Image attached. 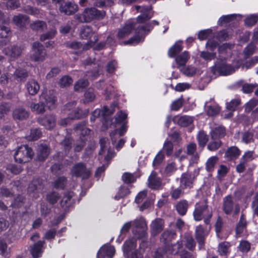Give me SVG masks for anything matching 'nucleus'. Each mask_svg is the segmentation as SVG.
<instances>
[{
	"label": "nucleus",
	"mask_w": 258,
	"mask_h": 258,
	"mask_svg": "<svg viewBox=\"0 0 258 258\" xmlns=\"http://www.w3.org/2000/svg\"><path fill=\"white\" fill-rule=\"evenodd\" d=\"M137 246V240L135 238H131L126 240L123 245L124 252L128 254L131 251L136 248Z\"/></svg>",
	"instance_id": "34"
},
{
	"label": "nucleus",
	"mask_w": 258,
	"mask_h": 258,
	"mask_svg": "<svg viewBox=\"0 0 258 258\" xmlns=\"http://www.w3.org/2000/svg\"><path fill=\"white\" fill-rule=\"evenodd\" d=\"M214 74H219L220 75H229L234 72V69L230 65L228 64L224 60H218L212 68Z\"/></svg>",
	"instance_id": "7"
},
{
	"label": "nucleus",
	"mask_w": 258,
	"mask_h": 258,
	"mask_svg": "<svg viewBox=\"0 0 258 258\" xmlns=\"http://www.w3.org/2000/svg\"><path fill=\"white\" fill-rule=\"evenodd\" d=\"M230 243L224 241L220 243L218 246V252L221 256H226L230 252Z\"/></svg>",
	"instance_id": "32"
},
{
	"label": "nucleus",
	"mask_w": 258,
	"mask_h": 258,
	"mask_svg": "<svg viewBox=\"0 0 258 258\" xmlns=\"http://www.w3.org/2000/svg\"><path fill=\"white\" fill-rule=\"evenodd\" d=\"M161 184V179L155 172H152L148 178V186L154 189H158Z\"/></svg>",
	"instance_id": "25"
},
{
	"label": "nucleus",
	"mask_w": 258,
	"mask_h": 258,
	"mask_svg": "<svg viewBox=\"0 0 258 258\" xmlns=\"http://www.w3.org/2000/svg\"><path fill=\"white\" fill-rule=\"evenodd\" d=\"M136 23L134 20L127 21L124 26L118 30L117 37L119 39H123L130 35L133 30L136 31Z\"/></svg>",
	"instance_id": "12"
},
{
	"label": "nucleus",
	"mask_w": 258,
	"mask_h": 258,
	"mask_svg": "<svg viewBox=\"0 0 258 258\" xmlns=\"http://www.w3.org/2000/svg\"><path fill=\"white\" fill-rule=\"evenodd\" d=\"M72 78L69 76L62 77L59 81V85L61 88H66L70 86L73 83Z\"/></svg>",
	"instance_id": "54"
},
{
	"label": "nucleus",
	"mask_w": 258,
	"mask_h": 258,
	"mask_svg": "<svg viewBox=\"0 0 258 258\" xmlns=\"http://www.w3.org/2000/svg\"><path fill=\"white\" fill-rule=\"evenodd\" d=\"M30 27L34 31L42 32L46 28L47 25L44 21L37 20L31 23Z\"/></svg>",
	"instance_id": "39"
},
{
	"label": "nucleus",
	"mask_w": 258,
	"mask_h": 258,
	"mask_svg": "<svg viewBox=\"0 0 258 258\" xmlns=\"http://www.w3.org/2000/svg\"><path fill=\"white\" fill-rule=\"evenodd\" d=\"M153 28V26L151 23H148L145 25H138L136 23V32L138 34H141L142 32L148 31L149 32Z\"/></svg>",
	"instance_id": "57"
},
{
	"label": "nucleus",
	"mask_w": 258,
	"mask_h": 258,
	"mask_svg": "<svg viewBox=\"0 0 258 258\" xmlns=\"http://www.w3.org/2000/svg\"><path fill=\"white\" fill-rule=\"evenodd\" d=\"M23 50V46L14 44L5 48L3 52L6 55L14 60L21 56Z\"/></svg>",
	"instance_id": "11"
},
{
	"label": "nucleus",
	"mask_w": 258,
	"mask_h": 258,
	"mask_svg": "<svg viewBox=\"0 0 258 258\" xmlns=\"http://www.w3.org/2000/svg\"><path fill=\"white\" fill-rule=\"evenodd\" d=\"M56 33V30L54 28L51 29L47 32L41 35L40 40L41 41H44L48 39L53 38Z\"/></svg>",
	"instance_id": "55"
},
{
	"label": "nucleus",
	"mask_w": 258,
	"mask_h": 258,
	"mask_svg": "<svg viewBox=\"0 0 258 258\" xmlns=\"http://www.w3.org/2000/svg\"><path fill=\"white\" fill-rule=\"evenodd\" d=\"M258 104V99H251L245 105V111L250 112Z\"/></svg>",
	"instance_id": "61"
},
{
	"label": "nucleus",
	"mask_w": 258,
	"mask_h": 258,
	"mask_svg": "<svg viewBox=\"0 0 258 258\" xmlns=\"http://www.w3.org/2000/svg\"><path fill=\"white\" fill-rule=\"evenodd\" d=\"M130 193V190L127 187L125 186H121L117 194L115 196L114 199L119 200L120 199L124 198Z\"/></svg>",
	"instance_id": "52"
},
{
	"label": "nucleus",
	"mask_w": 258,
	"mask_h": 258,
	"mask_svg": "<svg viewBox=\"0 0 258 258\" xmlns=\"http://www.w3.org/2000/svg\"><path fill=\"white\" fill-rule=\"evenodd\" d=\"M30 108L32 112L37 114H42L45 111V105L42 102L37 103H32L30 105Z\"/></svg>",
	"instance_id": "40"
},
{
	"label": "nucleus",
	"mask_w": 258,
	"mask_h": 258,
	"mask_svg": "<svg viewBox=\"0 0 258 258\" xmlns=\"http://www.w3.org/2000/svg\"><path fill=\"white\" fill-rule=\"evenodd\" d=\"M188 206V202L185 200H182L177 203L175 207L179 215L184 216L187 212Z\"/></svg>",
	"instance_id": "30"
},
{
	"label": "nucleus",
	"mask_w": 258,
	"mask_h": 258,
	"mask_svg": "<svg viewBox=\"0 0 258 258\" xmlns=\"http://www.w3.org/2000/svg\"><path fill=\"white\" fill-rule=\"evenodd\" d=\"M94 34V32L91 26H85L81 28L80 35L83 39H91L93 37V39L91 40V42L95 43L98 40V38Z\"/></svg>",
	"instance_id": "16"
},
{
	"label": "nucleus",
	"mask_w": 258,
	"mask_h": 258,
	"mask_svg": "<svg viewBox=\"0 0 258 258\" xmlns=\"http://www.w3.org/2000/svg\"><path fill=\"white\" fill-rule=\"evenodd\" d=\"M153 16V14L150 9H146L144 12L141 15L137 18V21L134 20V22L137 24V26L139 25L138 24L144 23L146 21L150 20Z\"/></svg>",
	"instance_id": "35"
},
{
	"label": "nucleus",
	"mask_w": 258,
	"mask_h": 258,
	"mask_svg": "<svg viewBox=\"0 0 258 258\" xmlns=\"http://www.w3.org/2000/svg\"><path fill=\"white\" fill-rule=\"evenodd\" d=\"M218 160V158L217 156H212L210 157L206 162L207 170L209 172L213 171Z\"/></svg>",
	"instance_id": "56"
},
{
	"label": "nucleus",
	"mask_w": 258,
	"mask_h": 258,
	"mask_svg": "<svg viewBox=\"0 0 258 258\" xmlns=\"http://www.w3.org/2000/svg\"><path fill=\"white\" fill-rule=\"evenodd\" d=\"M197 140L200 147L203 148L209 140V137L204 132L200 131L197 135Z\"/></svg>",
	"instance_id": "50"
},
{
	"label": "nucleus",
	"mask_w": 258,
	"mask_h": 258,
	"mask_svg": "<svg viewBox=\"0 0 258 258\" xmlns=\"http://www.w3.org/2000/svg\"><path fill=\"white\" fill-rule=\"evenodd\" d=\"M38 122L46 128L51 130L55 125L56 118L53 114H47L44 116L39 117Z\"/></svg>",
	"instance_id": "13"
},
{
	"label": "nucleus",
	"mask_w": 258,
	"mask_h": 258,
	"mask_svg": "<svg viewBox=\"0 0 258 258\" xmlns=\"http://www.w3.org/2000/svg\"><path fill=\"white\" fill-rule=\"evenodd\" d=\"M222 142L220 140H216L209 143L207 148L211 151H215L218 150L221 146Z\"/></svg>",
	"instance_id": "64"
},
{
	"label": "nucleus",
	"mask_w": 258,
	"mask_h": 258,
	"mask_svg": "<svg viewBox=\"0 0 258 258\" xmlns=\"http://www.w3.org/2000/svg\"><path fill=\"white\" fill-rule=\"evenodd\" d=\"M238 84L241 87L242 92L246 94L252 92L253 90L257 87L256 84L244 83L243 81L239 82Z\"/></svg>",
	"instance_id": "41"
},
{
	"label": "nucleus",
	"mask_w": 258,
	"mask_h": 258,
	"mask_svg": "<svg viewBox=\"0 0 258 258\" xmlns=\"http://www.w3.org/2000/svg\"><path fill=\"white\" fill-rule=\"evenodd\" d=\"M82 117V110L80 109H77L73 110L71 113H69L68 117L61 119L59 121V124L61 125L65 126L69 124L71 120L79 119Z\"/></svg>",
	"instance_id": "17"
},
{
	"label": "nucleus",
	"mask_w": 258,
	"mask_h": 258,
	"mask_svg": "<svg viewBox=\"0 0 258 258\" xmlns=\"http://www.w3.org/2000/svg\"><path fill=\"white\" fill-rule=\"evenodd\" d=\"M50 153V149L46 144H41L38 146L36 158L40 161H44Z\"/></svg>",
	"instance_id": "19"
},
{
	"label": "nucleus",
	"mask_w": 258,
	"mask_h": 258,
	"mask_svg": "<svg viewBox=\"0 0 258 258\" xmlns=\"http://www.w3.org/2000/svg\"><path fill=\"white\" fill-rule=\"evenodd\" d=\"M78 9V6L77 5L70 2L61 5L59 8L60 11L67 15L73 14Z\"/></svg>",
	"instance_id": "22"
},
{
	"label": "nucleus",
	"mask_w": 258,
	"mask_h": 258,
	"mask_svg": "<svg viewBox=\"0 0 258 258\" xmlns=\"http://www.w3.org/2000/svg\"><path fill=\"white\" fill-rule=\"evenodd\" d=\"M114 112L113 110H109L107 106H104L102 110L96 109L92 113L91 120H94L96 117H98L101 114L103 116H107L112 114Z\"/></svg>",
	"instance_id": "36"
},
{
	"label": "nucleus",
	"mask_w": 258,
	"mask_h": 258,
	"mask_svg": "<svg viewBox=\"0 0 258 258\" xmlns=\"http://www.w3.org/2000/svg\"><path fill=\"white\" fill-rule=\"evenodd\" d=\"M40 99L43 98L49 109H51L55 107L56 98L52 92L43 93L40 96Z\"/></svg>",
	"instance_id": "23"
},
{
	"label": "nucleus",
	"mask_w": 258,
	"mask_h": 258,
	"mask_svg": "<svg viewBox=\"0 0 258 258\" xmlns=\"http://www.w3.org/2000/svg\"><path fill=\"white\" fill-rule=\"evenodd\" d=\"M121 178L123 182L126 184L133 183L137 179L135 174L130 172L124 173L122 175Z\"/></svg>",
	"instance_id": "51"
},
{
	"label": "nucleus",
	"mask_w": 258,
	"mask_h": 258,
	"mask_svg": "<svg viewBox=\"0 0 258 258\" xmlns=\"http://www.w3.org/2000/svg\"><path fill=\"white\" fill-rule=\"evenodd\" d=\"M173 120L179 126L186 127L192 123L193 117L187 115L177 116L174 118Z\"/></svg>",
	"instance_id": "24"
},
{
	"label": "nucleus",
	"mask_w": 258,
	"mask_h": 258,
	"mask_svg": "<svg viewBox=\"0 0 258 258\" xmlns=\"http://www.w3.org/2000/svg\"><path fill=\"white\" fill-rule=\"evenodd\" d=\"M26 88L29 94L35 95L38 92L40 86L36 81L31 80L26 83Z\"/></svg>",
	"instance_id": "27"
},
{
	"label": "nucleus",
	"mask_w": 258,
	"mask_h": 258,
	"mask_svg": "<svg viewBox=\"0 0 258 258\" xmlns=\"http://www.w3.org/2000/svg\"><path fill=\"white\" fill-rule=\"evenodd\" d=\"M60 198V195L56 191L48 192L46 195V200L50 205L56 204Z\"/></svg>",
	"instance_id": "38"
},
{
	"label": "nucleus",
	"mask_w": 258,
	"mask_h": 258,
	"mask_svg": "<svg viewBox=\"0 0 258 258\" xmlns=\"http://www.w3.org/2000/svg\"><path fill=\"white\" fill-rule=\"evenodd\" d=\"M0 254L5 257H9L10 255L7 244L2 240L0 241Z\"/></svg>",
	"instance_id": "60"
},
{
	"label": "nucleus",
	"mask_w": 258,
	"mask_h": 258,
	"mask_svg": "<svg viewBox=\"0 0 258 258\" xmlns=\"http://www.w3.org/2000/svg\"><path fill=\"white\" fill-rule=\"evenodd\" d=\"M74 195V193L72 191H69L64 194L62 199L60 201V206L65 210L70 206L69 202L71 200Z\"/></svg>",
	"instance_id": "43"
},
{
	"label": "nucleus",
	"mask_w": 258,
	"mask_h": 258,
	"mask_svg": "<svg viewBox=\"0 0 258 258\" xmlns=\"http://www.w3.org/2000/svg\"><path fill=\"white\" fill-rule=\"evenodd\" d=\"M254 134L253 130H249L242 132L241 137V142L246 144L254 142Z\"/></svg>",
	"instance_id": "31"
},
{
	"label": "nucleus",
	"mask_w": 258,
	"mask_h": 258,
	"mask_svg": "<svg viewBox=\"0 0 258 258\" xmlns=\"http://www.w3.org/2000/svg\"><path fill=\"white\" fill-rule=\"evenodd\" d=\"M29 116V112L24 108L19 107L16 108L13 111V117L15 119L23 120Z\"/></svg>",
	"instance_id": "33"
},
{
	"label": "nucleus",
	"mask_w": 258,
	"mask_h": 258,
	"mask_svg": "<svg viewBox=\"0 0 258 258\" xmlns=\"http://www.w3.org/2000/svg\"><path fill=\"white\" fill-rule=\"evenodd\" d=\"M95 97L94 89L90 88L84 93L83 102L84 103L92 102L95 100Z\"/></svg>",
	"instance_id": "44"
},
{
	"label": "nucleus",
	"mask_w": 258,
	"mask_h": 258,
	"mask_svg": "<svg viewBox=\"0 0 258 258\" xmlns=\"http://www.w3.org/2000/svg\"><path fill=\"white\" fill-rule=\"evenodd\" d=\"M183 102L184 100L182 97L174 100L171 104V109L173 111L178 110L182 107Z\"/></svg>",
	"instance_id": "62"
},
{
	"label": "nucleus",
	"mask_w": 258,
	"mask_h": 258,
	"mask_svg": "<svg viewBox=\"0 0 258 258\" xmlns=\"http://www.w3.org/2000/svg\"><path fill=\"white\" fill-rule=\"evenodd\" d=\"M66 184V178L64 176L58 177L54 182L53 186L56 188L63 189Z\"/></svg>",
	"instance_id": "59"
},
{
	"label": "nucleus",
	"mask_w": 258,
	"mask_h": 258,
	"mask_svg": "<svg viewBox=\"0 0 258 258\" xmlns=\"http://www.w3.org/2000/svg\"><path fill=\"white\" fill-rule=\"evenodd\" d=\"M212 215V211L209 208L206 200L195 204V209L193 212V216L195 220L200 221L204 219L205 224L209 225L210 223V220Z\"/></svg>",
	"instance_id": "2"
},
{
	"label": "nucleus",
	"mask_w": 258,
	"mask_h": 258,
	"mask_svg": "<svg viewBox=\"0 0 258 258\" xmlns=\"http://www.w3.org/2000/svg\"><path fill=\"white\" fill-rule=\"evenodd\" d=\"M222 209L227 215L233 213L235 215L240 212V205L234 197L228 195L223 198Z\"/></svg>",
	"instance_id": "4"
},
{
	"label": "nucleus",
	"mask_w": 258,
	"mask_h": 258,
	"mask_svg": "<svg viewBox=\"0 0 258 258\" xmlns=\"http://www.w3.org/2000/svg\"><path fill=\"white\" fill-rule=\"evenodd\" d=\"M241 101L239 99H232L230 102L227 103L226 108L229 110L234 111L237 109Z\"/></svg>",
	"instance_id": "58"
},
{
	"label": "nucleus",
	"mask_w": 258,
	"mask_h": 258,
	"mask_svg": "<svg viewBox=\"0 0 258 258\" xmlns=\"http://www.w3.org/2000/svg\"><path fill=\"white\" fill-rule=\"evenodd\" d=\"M240 153L241 151L237 147L231 146L226 150L225 156L229 160H231L237 158Z\"/></svg>",
	"instance_id": "29"
},
{
	"label": "nucleus",
	"mask_w": 258,
	"mask_h": 258,
	"mask_svg": "<svg viewBox=\"0 0 258 258\" xmlns=\"http://www.w3.org/2000/svg\"><path fill=\"white\" fill-rule=\"evenodd\" d=\"M89 84L86 79H80L74 84V90L76 91H81L83 89L87 87Z\"/></svg>",
	"instance_id": "53"
},
{
	"label": "nucleus",
	"mask_w": 258,
	"mask_h": 258,
	"mask_svg": "<svg viewBox=\"0 0 258 258\" xmlns=\"http://www.w3.org/2000/svg\"><path fill=\"white\" fill-rule=\"evenodd\" d=\"M43 189V180L39 178H35L29 184L28 192L30 195H32L34 198L37 199Z\"/></svg>",
	"instance_id": "10"
},
{
	"label": "nucleus",
	"mask_w": 258,
	"mask_h": 258,
	"mask_svg": "<svg viewBox=\"0 0 258 258\" xmlns=\"http://www.w3.org/2000/svg\"><path fill=\"white\" fill-rule=\"evenodd\" d=\"M28 17L26 15H19L13 17V21L18 27H23L26 23Z\"/></svg>",
	"instance_id": "49"
},
{
	"label": "nucleus",
	"mask_w": 258,
	"mask_h": 258,
	"mask_svg": "<svg viewBox=\"0 0 258 258\" xmlns=\"http://www.w3.org/2000/svg\"><path fill=\"white\" fill-rule=\"evenodd\" d=\"M41 136L42 132L39 128H32L29 135L26 136V139L29 141H35L40 138Z\"/></svg>",
	"instance_id": "48"
},
{
	"label": "nucleus",
	"mask_w": 258,
	"mask_h": 258,
	"mask_svg": "<svg viewBox=\"0 0 258 258\" xmlns=\"http://www.w3.org/2000/svg\"><path fill=\"white\" fill-rule=\"evenodd\" d=\"M133 227V232L137 235L140 239L146 238L147 233L146 230L147 226L145 219L141 217L132 221Z\"/></svg>",
	"instance_id": "5"
},
{
	"label": "nucleus",
	"mask_w": 258,
	"mask_h": 258,
	"mask_svg": "<svg viewBox=\"0 0 258 258\" xmlns=\"http://www.w3.org/2000/svg\"><path fill=\"white\" fill-rule=\"evenodd\" d=\"M163 149L168 156H170L172 154L173 150L172 143L169 141H166L164 144Z\"/></svg>",
	"instance_id": "63"
},
{
	"label": "nucleus",
	"mask_w": 258,
	"mask_h": 258,
	"mask_svg": "<svg viewBox=\"0 0 258 258\" xmlns=\"http://www.w3.org/2000/svg\"><path fill=\"white\" fill-rule=\"evenodd\" d=\"M182 49V43L181 42H176L168 51L169 57H173Z\"/></svg>",
	"instance_id": "42"
},
{
	"label": "nucleus",
	"mask_w": 258,
	"mask_h": 258,
	"mask_svg": "<svg viewBox=\"0 0 258 258\" xmlns=\"http://www.w3.org/2000/svg\"><path fill=\"white\" fill-rule=\"evenodd\" d=\"M34 155L32 149L28 145H22L18 147L14 154L15 161L19 163H26L29 162Z\"/></svg>",
	"instance_id": "3"
},
{
	"label": "nucleus",
	"mask_w": 258,
	"mask_h": 258,
	"mask_svg": "<svg viewBox=\"0 0 258 258\" xmlns=\"http://www.w3.org/2000/svg\"><path fill=\"white\" fill-rule=\"evenodd\" d=\"M150 227L151 234L153 236H156L163 230L164 221L161 218H157L152 221Z\"/></svg>",
	"instance_id": "20"
},
{
	"label": "nucleus",
	"mask_w": 258,
	"mask_h": 258,
	"mask_svg": "<svg viewBox=\"0 0 258 258\" xmlns=\"http://www.w3.org/2000/svg\"><path fill=\"white\" fill-rule=\"evenodd\" d=\"M226 135V130L223 126L215 127L211 133V138L213 140L222 138Z\"/></svg>",
	"instance_id": "37"
},
{
	"label": "nucleus",
	"mask_w": 258,
	"mask_h": 258,
	"mask_svg": "<svg viewBox=\"0 0 258 258\" xmlns=\"http://www.w3.org/2000/svg\"><path fill=\"white\" fill-rule=\"evenodd\" d=\"M44 244V241L40 240L30 246V251L33 257L39 258L41 256Z\"/></svg>",
	"instance_id": "15"
},
{
	"label": "nucleus",
	"mask_w": 258,
	"mask_h": 258,
	"mask_svg": "<svg viewBox=\"0 0 258 258\" xmlns=\"http://www.w3.org/2000/svg\"><path fill=\"white\" fill-rule=\"evenodd\" d=\"M105 15L104 11H101L95 8L91 7L85 9L82 14L75 15L74 18L78 22L88 23L94 20H101L104 17Z\"/></svg>",
	"instance_id": "1"
},
{
	"label": "nucleus",
	"mask_w": 258,
	"mask_h": 258,
	"mask_svg": "<svg viewBox=\"0 0 258 258\" xmlns=\"http://www.w3.org/2000/svg\"><path fill=\"white\" fill-rule=\"evenodd\" d=\"M47 56L43 45L39 42H35L32 45L31 58L34 61H43Z\"/></svg>",
	"instance_id": "6"
},
{
	"label": "nucleus",
	"mask_w": 258,
	"mask_h": 258,
	"mask_svg": "<svg viewBox=\"0 0 258 258\" xmlns=\"http://www.w3.org/2000/svg\"><path fill=\"white\" fill-rule=\"evenodd\" d=\"M183 247V244L182 241H177L176 243L171 244L170 245H166L165 249L166 252H168L173 255H176L180 253L181 252L180 249Z\"/></svg>",
	"instance_id": "28"
},
{
	"label": "nucleus",
	"mask_w": 258,
	"mask_h": 258,
	"mask_svg": "<svg viewBox=\"0 0 258 258\" xmlns=\"http://www.w3.org/2000/svg\"><path fill=\"white\" fill-rule=\"evenodd\" d=\"M199 169H195L192 173L185 172L182 174L180 178V186L182 188H191L195 178L199 175Z\"/></svg>",
	"instance_id": "9"
},
{
	"label": "nucleus",
	"mask_w": 258,
	"mask_h": 258,
	"mask_svg": "<svg viewBox=\"0 0 258 258\" xmlns=\"http://www.w3.org/2000/svg\"><path fill=\"white\" fill-rule=\"evenodd\" d=\"M206 234L203 226L201 225L198 226L195 230V238L199 245L200 249L204 245Z\"/></svg>",
	"instance_id": "21"
},
{
	"label": "nucleus",
	"mask_w": 258,
	"mask_h": 258,
	"mask_svg": "<svg viewBox=\"0 0 258 258\" xmlns=\"http://www.w3.org/2000/svg\"><path fill=\"white\" fill-rule=\"evenodd\" d=\"M74 131L76 134L80 136V138L85 139V141L91 133V130L86 127V122L85 121L78 123L74 127Z\"/></svg>",
	"instance_id": "14"
},
{
	"label": "nucleus",
	"mask_w": 258,
	"mask_h": 258,
	"mask_svg": "<svg viewBox=\"0 0 258 258\" xmlns=\"http://www.w3.org/2000/svg\"><path fill=\"white\" fill-rule=\"evenodd\" d=\"M14 78L17 81H23L28 77V73L25 69H17L14 73Z\"/></svg>",
	"instance_id": "46"
},
{
	"label": "nucleus",
	"mask_w": 258,
	"mask_h": 258,
	"mask_svg": "<svg viewBox=\"0 0 258 258\" xmlns=\"http://www.w3.org/2000/svg\"><path fill=\"white\" fill-rule=\"evenodd\" d=\"M189 55L187 51H185L181 54L176 57L175 60L177 64L179 66H185L188 58Z\"/></svg>",
	"instance_id": "45"
},
{
	"label": "nucleus",
	"mask_w": 258,
	"mask_h": 258,
	"mask_svg": "<svg viewBox=\"0 0 258 258\" xmlns=\"http://www.w3.org/2000/svg\"><path fill=\"white\" fill-rule=\"evenodd\" d=\"M180 241H182V244L184 243L185 247L189 250L192 251L195 249L196 242L191 234L185 233Z\"/></svg>",
	"instance_id": "18"
},
{
	"label": "nucleus",
	"mask_w": 258,
	"mask_h": 258,
	"mask_svg": "<svg viewBox=\"0 0 258 258\" xmlns=\"http://www.w3.org/2000/svg\"><path fill=\"white\" fill-rule=\"evenodd\" d=\"M71 173L74 176L81 177L83 179H85L89 177L91 172L86 168L84 163L80 162L73 166L71 169Z\"/></svg>",
	"instance_id": "8"
},
{
	"label": "nucleus",
	"mask_w": 258,
	"mask_h": 258,
	"mask_svg": "<svg viewBox=\"0 0 258 258\" xmlns=\"http://www.w3.org/2000/svg\"><path fill=\"white\" fill-rule=\"evenodd\" d=\"M175 235L174 232L165 231L161 235V241L166 244L174 238Z\"/></svg>",
	"instance_id": "47"
},
{
	"label": "nucleus",
	"mask_w": 258,
	"mask_h": 258,
	"mask_svg": "<svg viewBox=\"0 0 258 258\" xmlns=\"http://www.w3.org/2000/svg\"><path fill=\"white\" fill-rule=\"evenodd\" d=\"M115 252V248L111 245H104L99 250L97 254V257L100 258V256H106L111 258Z\"/></svg>",
	"instance_id": "26"
}]
</instances>
